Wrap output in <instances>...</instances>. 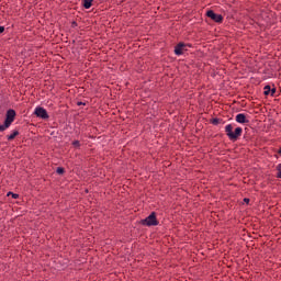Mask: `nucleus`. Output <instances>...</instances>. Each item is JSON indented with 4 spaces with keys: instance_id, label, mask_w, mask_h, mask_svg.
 <instances>
[{
    "instance_id": "obj_8",
    "label": "nucleus",
    "mask_w": 281,
    "mask_h": 281,
    "mask_svg": "<svg viewBox=\"0 0 281 281\" xmlns=\"http://www.w3.org/2000/svg\"><path fill=\"white\" fill-rule=\"evenodd\" d=\"M82 5L86 10H89L93 5V0H82Z\"/></svg>"
},
{
    "instance_id": "obj_12",
    "label": "nucleus",
    "mask_w": 281,
    "mask_h": 281,
    "mask_svg": "<svg viewBox=\"0 0 281 281\" xmlns=\"http://www.w3.org/2000/svg\"><path fill=\"white\" fill-rule=\"evenodd\" d=\"M277 178L278 179H281V164H279L278 166H277Z\"/></svg>"
},
{
    "instance_id": "obj_16",
    "label": "nucleus",
    "mask_w": 281,
    "mask_h": 281,
    "mask_svg": "<svg viewBox=\"0 0 281 281\" xmlns=\"http://www.w3.org/2000/svg\"><path fill=\"white\" fill-rule=\"evenodd\" d=\"M270 94L276 95V88H272V89L270 88Z\"/></svg>"
},
{
    "instance_id": "obj_7",
    "label": "nucleus",
    "mask_w": 281,
    "mask_h": 281,
    "mask_svg": "<svg viewBox=\"0 0 281 281\" xmlns=\"http://www.w3.org/2000/svg\"><path fill=\"white\" fill-rule=\"evenodd\" d=\"M235 121L238 124H249V120H247V115L239 113L235 116Z\"/></svg>"
},
{
    "instance_id": "obj_14",
    "label": "nucleus",
    "mask_w": 281,
    "mask_h": 281,
    "mask_svg": "<svg viewBox=\"0 0 281 281\" xmlns=\"http://www.w3.org/2000/svg\"><path fill=\"white\" fill-rule=\"evenodd\" d=\"M72 146L74 148H80V140H74Z\"/></svg>"
},
{
    "instance_id": "obj_9",
    "label": "nucleus",
    "mask_w": 281,
    "mask_h": 281,
    "mask_svg": "<svg viewBox=\"0 0 281 281\" xmlns=\"http://www.w3.org/2000/svg\"><path fill=\"white\" fill-rule=\"evenodd\" d=\"M19 131H13L10 135L7 136L8 142H12L15 137H18Z\"/></svg>"
},
{
    "instance_id": "obj_18",
    "label": "nucleus",
    "mask_w": 281,
    "mask_h": 281,
    "mask_svg": "<svg viewBox=\"0 0 281 281\" xmlns=\"http://www.w3.org/2000/svg\"><path fill=\"white\" fill-rule=\"evenodd\" d=\"M249 201H250L249 198L244 199V203H246L247 205H249Z\"/></svg>"
},
{
    "instance_id": "obj_15",
    "label": "nucleus",
    "mask_w": 281,
    "mask_h": 281,
    "mask_svg": "<svg viewBox=\"0 0 281 281\" xmlns=\"http://www.w3.org/2000/svg\"><path fill=\"white\" fill-rule=\"evenodd\" d=\"M12 196V199H19V194L13 193V192H8L7 196Z\"/></svg>"
},
{
    "instance_id": "obj_2",
    "label": "nucleus",
    "mask_w": 281,
    "mask_h": 281,
    "mask_svg": "<svg viewBox=\"0 0 281 281\" xmlns=\"http://www.w3.org/2000/svg\"><path fill=\"white\" fill-rule=\"evenodd\" d=\"M16 119V111L13 109H10L7 111L5 120L2 125H0V133H3V131H8L10 126H12V122Z\"/></svg>"
},
{
    "instance_id": "obj_4",
    "label": "nucleus",
    "mask_w": 281,
    "mask_h": 281,
    "mask_svg": "<svg viewBox=\"0 0 281 281\" xmlns=\"http://www.w3.org/2000/svg\"><path fill=\"white\" fill-rule=\"evenodd\" d=\"M188 47H192V44H186L183 42H180L175 46L173 52L176 56H183L184 52H188Z\"/></svg>"
},
{
    "instance_id": "obj_5",
    "label": "nucleus",
    "mask_w": 281,
    "mask_h": 281,
    "mask_svg": "<svg viewBox=\"0 0 281 281\" xmlns=\"http://www.w3.org/2000/svg\"><path fill=\"white\" fill-rule=\"evenodd\" d=\"M34 114L36 117H41L42 120H49V114H47V110H45V108H35Z\"/></svg>"
},
{
    "instance_id": "obj_3",
    "label": "nucleus",
    "mask_w": 281,
    "mask_h": 281,
    "mask_svg": "<svg viewBox=\"0 0 281 281\" xmlns=\"http://www.w3.org/2000/svg\"><path fill=\"white\" fill-rule=\"evenodd\" d=\"M140 225H144L145 227H157V225H159L157 213L151 212L146 218L140 221Z\"/></svg>"
},
{
    "instance_id": "obj_1",
    "label": "nucleus",
    "mask_w": 281,
    "mask_h": 281,
    "mask_svg": "<svg viewBox=\"0 0 281 281\" xmlns=\"http://www.w3.org/2000/svg\"><path fill=\"white\" fill-rule=\"evenodd\" d=\"M225 133L231 142H238V138L243 135V127H236L234 131V125L227 124Z\"/></svg>"
},
{
    "instance_id": "obj_17",
    "label": "nucleus",
    "mask_w": 281,
    "mask_h": 281,
    "mask_svg": "<svg viewBox=\"0 0 281 281\" xmlns=\"http://www.w3.org/2000/svg\"><path fill=\"white\" fill-rule=\"evenodd\" d=\"M3 32H5V27L4 26H0V34H3Z\"/></svg>"
},
{
    "instance_id": "obj_13",
    "label": "nucleus",
    "mask_w": 281,
    "mask_h": 281,
    "mask_svg": "<svg viewBox=\"0 0 281 281\" xmlns=\"http://www.w3.org/2000/svg\"><path fill=\"white\" fill-rule=\"evenodd\" d=\"M56 172H57V175H65V168L58 167Z\"/></svg>"
},
{
    "instance_id": "obj_10",
    "label": "nucleus",
    "mask_w": 281,
    "mask_h": 281,
    "mask_svg": "<svg viewBox=\"0 0 281 281\" xmlns=\"http://www.w3.org/2000/svg\"><path fill=\"white\" fill-rule=\"evenodd\" d=\"M263 93L265 95H269V93H271V86H265Z\"/></svg>"
},
{
    "instance_id": "obj_11",
    "label": "nucleus",
    "mask_w": 281,
    "mask_h": 281,
    "mask_svg": "<svg viewBox=\"0 0 281 281\" xmlns=\"http://www.w3.org/2000/svg\"><path fill=\"white\" fill-rule=\"evenodd\" d=\"M211 124H213L214 126H218V124H221V119H212Z\"/></svg>"
},
{
    "instance_id": "obj_19",
    "label": "nucleus",
    "mask_w": 281,
    "mask_h": 281,
    "mask_svg": "<svg viewBox=\"0 0 281 281\" xmlns=\"http://www.w3.org/2000/svg\"><path fill=\"white\" fill-rule=\"evenodd\" d=\"M71 27H78V23L77 22H72Z\"/></svg>"
},
{
    "instance_id": "obj_20",
    "label": "nucleus",
    "mask_w": 281,
    "mask_h": 281,
    "mask_svg": "<svg viewBox=\"0 0 281 281\" xmlns=\"http://www.w3.org/2000/svg\"><path fill=\"white\" fill-rule=\"evenodd\" d=\"M278 153H279V155H281V149H279V151H278Z\"/></svg>"
},
{
    "instance_id": "obj_6",
    "label": "nucleus",
    "mask_w": 281,
    "mask_h": 281,
    "mask_svg": "<svg viewBox=\"0 0 281 281\" xmlns=\"http://www.w3.org/2000/svg\"><path fill=\"white\" fill-rule=\"evenodd\" d=\"M206 16L209 19H211L212 21H214V23H223V16L221 14H218V13H215L212 10H209L206 12Z\"/></svg>"
}]
</instances>
